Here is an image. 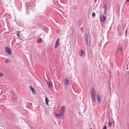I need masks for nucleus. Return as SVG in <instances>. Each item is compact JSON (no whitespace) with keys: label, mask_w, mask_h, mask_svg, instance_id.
<instances>
[{"label":"nucleus","mask_w":129,"mask_h":129,"mask_svg":"<svg viewBox=\"0 0 129 129\" xmlns=\"http://www.w3.org/2000/svg\"><path fill=\"white\" fill-rule=\"evenodd\" d=\"M85 40L87 45L89 47L91 45L90 38V35L87 34L85 36Z\"/></svg>","instance_id":"1"},{"label":"nucleus","mask_w":129,"mask_h":129,"mask_svg":"<svg viewBox=\"0 0 129 129\" xmlns=\"http://www.w3.org/2000/svg\"><path fill=\"white\" fill-rule=\"evenodd\" d=\"M66 109V107L64 106H62L61 107V111L60 112L61 116L62 117V119L63 118V116L64 113L65 112V109Z\"/></svg>","instance_id":"2"},{"label":"nucleus","mask_w":129,"mask_h":129,"mask_svg":"<svg viewBox=\"0 0 129 129\" xmlns=\"http://www.w3.org/2000/svg\"><path fill=\"white\" fill-rule=\"evenodd\" d=\"M107 16L106 15L104 16L103 14H102L100 17V19L103 22H104L106 19Z\"/></svg>","instance_id":"3"},{"label":"nucleus","mask_w":129,"mask_h":129,"mask_svg":"<svg viewBox=\"0 0 129 129\" xmlns=\"http://www.w3.org/2000/svg\"><path fill=\"white\" fill-rule=\"evenodd\" d=\"M6 52L8 54L10 55L11 54V51L10 48L8 47H6Z\"/></svg>","instance_id":"4"},{"label":"nucleus","mask_w":129,"mask_h":129,"mask_svg":"<svg viewBox=\"0 0 129 129\" xmlns=\"http://www.w3.org/2000/svg\"><path fill=\"white\" fill-rule=\"evenodd\" d=\"M91 96L96 95L95 92V89L94 88H92L91 91Z\"/></svg>","instance_id":"5"},{"label":"nucleus","mask_w":129,"mask_h":129,"mask_svg":"<svg viewBox=\"0 0 129 129\" xmlns=\"http://www.w3.org/2000/svg\"><path fill=\"white\" fill-rule=\"evenodd\" d=\"M96 99L98 103H101V98L99 94H98L96 96Z\"/></svg>","instance_id":"6"},{"label":"nucleus","mask_w":129,"mask_h":129,"mask_svg":"<svg viewBox=\"0 0 129 129\" xmlns=\"http://www.w3.org/2000/svg\"><path fill=\"white\" fill-rule=\"evenodd\" d=\"M59 38H57L56 41V42L55 45L54 46V48H56L59 45Z\"/></svg>","instance_id":"7"},{"label":"nucleus","mask_w":129,"mask_h":129,"mask_svg":"<svg viewBox=\"0 0 129 129\" xmlns=\"http://www.w3.org/2000/svg\"><path fill=\"white\" fill-rule=\"evenodd\" d=\"M47 85H48V88L49 89H51V86H52V83L51 82H50V81H47Z\"/></svg>","instance_id":"8"},{"label":"nucleus","mask_w":129,"mask_h":129,"mask_svg":"<svg viewBox=\"0 0 129 129\" xmlns=\"http://www.w3.org/2000/svg\"><path fill=\"white\" fill-rule=\"evenodd\" d=\"M80 51L79 52V54L82 57H83L84 55V53L82 49H80Z\"/></svg>","instance_id":"9"},{"label":"nucleus","mask_w":129,"mask_h":129,"mask_svg":"<svg viewBox=\"0 0 129 129\" xmlns=\"http://www.w3.org/2000/svg\"><path fill=\"white\" fill-rule=\"evenodd\" d=\"M91 99L93 102L94 103L96 102L95 95L91 96Z\"/></svg>","instance_id":"10"},{"label":"nucleus","mask_w":129,"mask_h":129,"mask_svg":"<svg viewBox=\"0 0 129 129\" xmlns=\"http://www.w3.org/2000/svg\"><path fill=\"white\" fill-rule=\"evenodd\" d=\"M64 84L65 85L68 86L69 85V83L68 82V80L67 79H66L65 80Z\"/></svg>","instance_id":"11"},{"label":"nucleus","mask_w":129,"mask_h":129,"mask_svg":"<svg viewBox=\"0 0 129 129\" xmlns=\"http://www.w3.org/2000/svg\"><path fill=\"white\" fill-rule=\"evenodd\" d=\"M29 88L31 90L33 93L34 94L35 93V90L33 88V87L31 86H29Z\"/></svg>","instance_id":"12"},{"label":"nucleus","mask_w":129,"mask_h":129,"mask_svg":"<svg viewBox=\"0 0 129 129\" xmlns=\"http://www.w3.org/2000/svg\"><path fill=\"white\" fill-rule=\"evenodd\" d=\"M49 100L47 97H46L45 98V103L47 105H48V103L49 102Z\"/></svg>","instance_id":"13"},{"label":"nucleus","mask_w":129,"mask_h":129,"mask_svg":"<svg viewBox=\"0 0 129 129\" xmlns=\"http://www.w3.org/2000/svg\"><path fill=\"white\" fill-rule=\"evenodd\" d=\"M37 42L38 43H41L42 42V40L41 39V38H40L39 39L37 40Z\"/></svg>","instance_id":"14"},{"label":"nucleus","mask_w":129,"mask_h":129,"mask_svg":"<svg viewBox=\"0 0 129 129\" xmlns=\"http://www.w3.org/2000/svg\"><path fill=\"white\" fill-rule=\"evenodd\" d=\"M5 61L6 63H7L8 62H10V60L9 59L6 58H5Z\"/></svg>","instance_id":"15"},{"label":"nucleus","mask_w":129,"mask_h":129,"mask_svg":"<svg viewBox=\"0 0 129 129\" xmlns=\"http://www.w3.org/2000/svg\"><path fill=\"white\" fill-rule=\"evenodd\" d=\"M112 123V122L111 121L109 120V122L108 125L109 126H111V124Z\"/></svg>","instance_id":"16"},{"label":"nucleus","mask_w":129,"mask_h":129,"mask_svg":"<svg viewBox=\"0 0 129 129\" xmlns=\"http://www.w3.org/2000/svg\"><path fill=\"white\" fill-rule=\"evenodd\" d=\"M106 10H104L103 12L102 13V14H103V15H105L106 14Z\"/></svg>","instance_id":"17"},{"label":"nucleus","mask_w":129,"mask_h":129,"mask_svg":"<svg viewBox=\"0 0 129 129\" xmlns=\"http://www.w3.org/2000/svg\"><path fill=\"white\" fill-rule=\"evenodd\" d=\"M20 33L19 31H18L17 32V35L18 37H20Z\"/></svg>","instance_id":"18"},{"label":"nucleus","mask_w":129,"mask_h":129,"mask_svg":"<svg viewBox=\"0 0 129 129\" xmlns=\"http://www.w3.org/2000/svg\"><path fill=\"white\" fill-rule=\"evenodd\" d=\"M56 116H58V117H62L61 116V114H60H60H56Z\"/></svg>","instance_id":"19"},{"label":"nucleus","mask_w":129,"mask_h":129,"mask_svg":"<svg viewBox=\"0 0 129 129\" xmlns=\"http://www.w3.org/2000/svg\"><path fill=\"white\" fill-rule=\"evenodd\" d=\"M103 4H104V7L105 8L104 10H106L107 9V6L106 4H105V3H103Z\"/></svg>","instance_id":"20"},{"label":"nucleus","mask_w":129,"mask_h":129,"mask_svg":"<svg viewBox=\"0 0 129 129\" xmlns=\"http://www.w3.org/2000/svg\"><path fill=\"white\" fill-rule=\"evenodd\" d=\"M95 13H93L92 14V16L93 17H94L95 16Z\"/></svg>","instance_id":"21"},{"label":"nucleus","mask_w":129,"mask_h":129,"mask_svg":"<svg viewBox=\"0 0 129 129\" xmlns=\"http://www.w3.org/2000/svg\"><path fill=\"white\" fill-rule=\"evenodd\" d=\"M119 50L121 51H122L123 50V49L122 48V47H120L119 48Z\"/></svg>","instance_id":"22"},{"label":"nucleus","mask_w":129,"mask_h":129,"mask_svg":"<svg viewBox=\"0 0 129 129\" xmlns=\"http://www.w3.org/2000/svg\"><path fill=\"white\" fill-rule=\"evenodd\" d=\"M127 29L125 31V36H126L127 35Z\"/></svg>","instance_id":"23"},{"label":"nucleus","mask_w":129,"mask_h":129,"mask_svg":"<svg viewBox=\"0 0 129 129\" xmlns=\"http://www.w3.org/2000/svg\"><path fill=\"white\" fill-rule=\"evenodd\" d=\"M3 75V74L2 73L0 72V76H2Z\"/></svg>","instance_id":"24"},{"label":"nucleus","mask_w":129,"mask_h":129,"mask_svg":"<svg viewBox=\"0 0 129 129\" xmlns=\"http://www.w3.org/2000/svg\"><path fill=\"white\" fill-rule=\"evenodd\" d=\"M107 127L106 126H104L103 129H106Z\"/></svg>","instance_id":"25"},{"label":"nucleus","mask_w":129,"mask_h":129,"mask_svg":"<svg viewBox=\"0 0 129 129\" xmlns=\"http://www.w3.org/2000/svg\"><path fill=\"white\" fill-rule=\"evenodd\" d=\"M126 1L127 2H129V0H126Z\"/></svg>","instance_id":"26"},{"label":"nucleus","mask_w":129,"mask_h":129,"mask_svg":"<svg viewBox=\"0 0 129 129\" xmlns=\"http://www.w3.org/2000/svg\"><path fill=\"white\" fill-rule=\"evenodd\" d=\"M126 77H127V75H126Z\"/></svg>","instance_id":"27"},{"label":"nucleus","mask_w":129,"mask_h":129,"mask_svg":"<svg viewBox=\"0 0 129 129\" xmlns=\"http://www.w3.org/2000/svg\"><path fill=\"white\" fill-rule=\"evenodd\" d=\"M96 0H95V1Z\"/></svg>","instance_id":"28"}]
</instances>
